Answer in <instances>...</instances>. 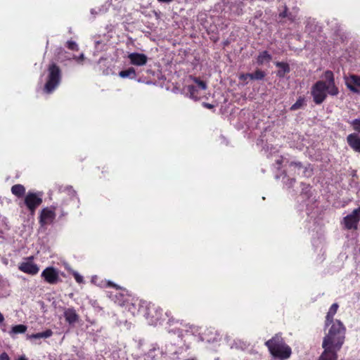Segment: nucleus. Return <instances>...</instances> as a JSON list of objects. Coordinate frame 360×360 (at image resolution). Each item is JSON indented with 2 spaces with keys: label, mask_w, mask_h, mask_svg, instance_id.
Here are the masks:
<instances>
[{
  "label": "nucleus",
  "mask_w": 360,
  "mask_h": 360,
  "mask_svg": "<svg viewBox=\"0 0 360 360\" xmlns=\"http://www.w3.org/2000/svg\"><path fill=\"white\" fill-rule=\"evenodd\" d=\"M345 328L340 321H336L330 326L328 333L323 340V352L319 360H337V352L343 345Z\"/></svg>",
  "instance_id": "obj_1"
},
{
  "label": "nucleus",
  "mask_w": 360,
  "mask_h": 360,
  "mask_svg": "<svg viewBox=\"0 0 360 360\" xmlns=\"http://www.w3.org/2000/svg\"><path fill=\"white\" fill-rule=\"evenodd\" d=\"M323 77L324 80L318 81L311 87V95L316 104L322 103L328 94L335 96L339 94L338 88L335 84L333 72L326 71Z\"/></svg>",
  "instance_id": "obj_2"
},
{
  "label": "nucleus",
  "mask_w": 360,
  "mask_h": 360,
  "mask_svg": "<svg viewBox=\"0 0 360 360\" xmlns=\"http://www.w3.org/2000/svg\"><path fill=\"white\" fill-rule=\"evenodd\" d=\"M167 330L169 333L178 334V336L184 340L186 348H189V338L195 336L199 333V327L195 325L186 323L183 321L177 320L173 318L169 319L167 321Z\"/></svg>",
  "instance_id": "obj_3"
},
{
  "label": "nucleus",
  "mask_w": 360,
  "mask_h": 360,
  "mask_svg": "<svg viewBox=\"0 0 360 360\" xmlns=\"http://www.w3.org/2000/svg\"><path fill=\"white\" fill-rule=\"evenodd\" d=\"M271 354L280 360L288 359L292 351L290 347L285 343L281 336L276 335L265 342Z\"/></svg>",
  "instance_id": "obj_4"
},
{
  "label": "nucleus",
  "mask_w": 360,
  "mask_h": 360,
  "mask_svg": "<svg viewBox=\"0 0 360 360\" xmlns=\"http://www.w3.org/2000/svg\"><path fill=\"white\" fill-rule=\"evenodd\" d=\"M139 305L143 310V315L150 325L156 326L161 323L162 309L159 306L150 302H142Z\"/></svg>",
  "instance_id": "obj_5"
},
{
  "label": "nucleus",
  "mask_w": 360,
  "mask_h": 360,
  "mask_svg": "<svg viewBox=\"0 0 360 360\" xmlns=\"http://www.w3.org/2000/svg\"><path fill=\"white\" fill-rule=\"evenodd\" d=\"M61 80V71L56 64H51L47 70L46 83L44 91L46 94L52 93L59 85Z\"/></svg>",
  "instance_id": "obj_6"
},
{
  "label": "nucleus",
  "mask_w": 360,
  "mask_h": 360,
  "mask_svg": "<svg viewBox=\"0 0 360 360\" xmlns=\"http://www.w3.org/2000/svg\"><path fill=\"white\" fill-rule=\"evenodd\" d=\"M192 79L193 84L185 86L184 91L189 98L193 100H198L204 96L207 84L199 79L193 77Z\"/></svg>",
  "instance_id": "obj_7"
},
{
  "label": "nucleus",
  "mask_w": 360,
  "mask_h": 360,
  "mask_svg": "<svg viewBox=\"0 0 360 360\" xmlns=\"http://www.w3.org/2000/svg\"><path fill=\"white\" fill-rule=\"evenodd\" d=\"M43 193L40 191H28L24 198V204L32 215L42 203Z\"/></svg>",
  "instance_id": "obj_8"
},
{
  "label": "nucleus",
  "mask_w": 360,
  "mask_h": 360,
  "mask_svg": "<svg viewBox=\"0 0 360 360\" xmlns=\"http://www.w3.org/2000/svg\"><path fill=\"white\" fill-rule=\"evenodd\" d=\"M56 206L52 205L44 207L41 210L39 216V222L41 227H45L53 223L56 216Z\"/></svg>",
  "instance_id": "obj_9"
},
{
  "label": "nucleus",
  "mask_w": 360,
  "mask_h": 360,
  "mask_svg": "<svg viewBox=\"0 0 360 360\" xmlns=\"http://www.w3.org/2000/svg\"><path fill=\"white\" fill-rule=\"evenodd\" d=\"M107 285L115 288L114 291L108 292V297L117 304L120 306L125 305V303L128 300L127 297V293H125L124 290H121L118 285L110 281L108 282Z\"/></svg>",
  "instance_id": "obj_10"
},
{
  "label": "nucleus",
  "mask_w": 360,
  "mask_h": 360,
  "mask_svg": "<svg viewBox=\"0 0 360 360\" xmlns=\"http://www.w3.org/2000/svg\"><path fill=\"white\" fill-rule=\"evenodd\" d=\"M360 221V207L354 210L352 212L343 218V225L346 229L356 230Z\"/></svg>",
  "instance_id": "obj_11"
},
{
  "label": "nucleus",
  "mask_w": 360,
  "mask_h": 360,
  "mask_svg": "<svg viewBox=\"0 0 360 360\" xmlns=\"http://www.w3.org/2000/svg\"><path fill=\"white\" fill-rule=\"evenodd\" d=\"M33 257H29L25 259V261L22 262L19 266L18 269L23 273L30 274V275H36L39 271V268L37 264H34L33 262Z\"/></svg>",
  "instance_id": "obj_12"
},
{
  "label": "nucleus",
  "mask_w": 360,
  "mask_h": 360,
  "mask_svg": "<svg viewBox=\"0 0 360 360\" xmlns=\"http://www.w3.org/2000/svg\"><path fill=\"white\" fill-rule=\"evenodd\" d=\"M44 281L49 284H56L59 281L58 271L53 267L46 268L41 274Z\"/></svg>",
  "instance_id": "obj_13"
},
{
  "label": "nucleus",
  "mask_w": 360,
  "mask_h": 360,
  "mask_svg": "<svg viewBox=\"0 0 360 360\" xmlns=\"http://www.w3.org/2000/svg\"><path fill=\"white\" fill-rule=\"evenodd\" d=\"M131 65L135 66H143L148 63V58L144 53L133 52L128 54L127 56Z\"/></svg>",
  "instance_id": "obj_14"
},
{
  "label": "nucleus",
  "mask_w": 360,
  "mask_h": 360,
  "mask_svg": "<svg viewBox=\"0 0 360 360\" xmlns=\"http://www.w3.org/2000/svg\"><path fill=\"white\" fill-rule=\"evenodd\" d=\"M199 339L202 342L214 343L219 342L221 338L217 330L212 328H209L204 331V333L199 337Z\"/></svg>",
  "instance_id": "obj_15"
},
{
  "label": "nucleus",
  "mask_w": 360,
  "mask_h": 360,
  "mask_svg": "<svg viewBox=\"0 0 360 360\" xmlns=\"http://www.w3.org/2000/svg\"><path fill=\"white\" fill-rule=\"evenodd\" d=\"M290 170L293 171L297 174H301L304 176H310L312 174V169L310 165L308 167H303L300 162H292L289 165Z\"/></svg>",
  "instance_id": "obj_16"
},
{
  "label": "nucleus",
  "mask_w": 360,
  "mask_h": 360,
  "mask_svg": "<svg viewBox=\"0 0 360 360\" xmlns=\"http://www.w3.org/2000/svg\"><path fill=\"white\" fill-rule=\"evenodd\" d=\"M346 85L347 88L354 93H359L357 87L360 88V76L351 75L346 79Z\"/></svg>",
  "instance_id": "obj_17"
},
{
  "label": "nucleus",
  "mask_w": 360,
  "mask_h": 360,
  "mask_svg": "<svg viewBox=\"0 0 360 360\" xmlns=\"http://www.w3.org/2000/svg\"><path fill=\"white\" fill-rule=\"evenodd\" d=\"M347 141L349 146L356 152L360 153V136L356 134L347 136Z\"/></svg>",
  "instance_id": "obj_18"
},
{
  "label": "nucleus",
  "mask_w": 360,
  "mask_h": 360,
  "mask_svg": "<svg viewBox=\"0 0 360 360\" xmlns=\"http://www.w3.org/2000/svg\"><path fill=\"white\" fill-rule=\"evenodd\" d=\"M142 302H146V301H138L136 300L135 302H129L128 300L126 302L125 305L127 308L128 311L131 313L132 315L135 316L136 314L140 313L143 314V310L140 307V304Z\"/></svg>",
  "instance_id": "obj_19"
},
{
  "label": "nucleus",
  "mask_w": 360,
  "mask_h": 360,
  "mask_svg": "<svg viewBox=\"0 0 360 360\" xmlns=\"http://www.w3.org/2000/svg\"><path fill=\"white\" fill-rule=\"evenodd\" d=\"M64 316L67 322L73 324L78 321L79 316L74 309H68L64 312Z\"/></svg>",
  "instance_id": "obj_20"
},
{
  "label": "nucleus",
  "mask_w": 360,
  "mask_h": 360,
  "mask_svg": "<svg viewBox=\"0 0 360 360\" xmlns=\"http://www.w3.org/2000/svg\"><path fill=\"white\" fill-rule=\"evenodd\" d=\"M338 304L337 303H334L331 305V307H330V309L327 313V315H326V326L329 325L332 322L333 324L337 321V320H335V321H333V319L334 315L336 314V312L338 311Z\"/></svg>",
  "instance_id": "obj_21"
},
{
  "label": "nucleus",
  "mask_w": 360,
  "mask_h": 360,
  "mask_svg": "<svg viewBox=\"0 0 360 360\" xmlns=\"http://www.w3.org/2000/svg\"><path fill=\"white\" fill-rule=\"evenodd\" d=\"M58 191L63 195H68L72 200L76 196V192L73 190L72 186H58Z\"/></svg>",
  "instance_id": "obj_22"
},
{
  "label": "nucleus",
  "mask_w": 360,
  "mask_h": 360,
  "mask_svg": "<svg viewBox=\"0 0 360 360\" xmlns=\"http://www.w3.org/2000/svg\"><path fill=\"white\" fill-rule=\"evenodd\" d=\"M27 329V327L25 325H23V324L15 325L11 328V329L8 332V333H9L10 336H11L12 338H14L15 335H16L18 334L25 333L26 332Z\"/></svg>",
  "instance_id": "obj_23"
},
{
  "label": "nucleus",
  "mask_w": 360,
  "mask_h": 360,
  "mask_svg": "<svg viewBox=\"0 0 360 360\" xmlns=\"http://www.w3.org/2000/svg\"><path fill=\"white\" fill-rule=\"evenodd\" d=\"M52 335H53L52 330L50 329H48L41 333H37L35 334L27 335V339L32 340V339H39V338H50Z\"/></svg>",
  "instance_id": "obj_24"
},
{
  "label": "nucleus",
  "mask_w": 360,
  "mask_h": 360,
  "mask_svg": "<svg viewBox=\"0 0 360 360\" xmlns=\"http://www.w3.org/2000/svg\"><path fill=\"white\" fill-rule=\"evenodd\" d=\"M271 60V56L266 51L261 52L257 58V63L259 65H262L266 63L270 62Z\"/></svg>",
  "instance_id": "obj_25"
},
{
  "label": "nucleus",
  "mask_w": 360,
  "mask_h": 360,
  "mask_svg": "<svg viewBox=\"0 0 360 360\" xmlns=\"http://www.w3.org/2000/svg\"><path fill=\"white\" fill-rule=\"evenodd\" d=\"M119 76L122 78L134 79L136 77V73L134 68H129L127 70L120 71Z\"/></svg>",
  "instance_id": "obj_26"
},
{
  "label": "nucleus",
  "mask_w": 360,
  "mask_h": 360,
  "mask_svg": "<svg viewBox=\"0 0 360 360\" xmlns=\"http://www.w3.org/2000/svg\"><path fill=\"white\" fill-rule=\"evenodd\" d=\"M12 193L20 198L25 195V188L22 184H15L11 187Z\"/></svg>",
  "instance_id": "obj_27"
},
{
  "label": "nucleus",
  "mask_w": 360,
  "mask_h": 360,
  "mask_svg": "<svg viewBox=\"0 0 360 360\" xmlns=\"http://www.w3.org/2000/svg\"><path fill=\"white\" fill-rule=\"evenodd\" d=\"M248 346V343L246 342H244L240 340H236L234 341L233 344L231 345V348H236V349H245Z\"/></svg>",
  "instance_id": "obj_28"
},
{
  "label": "nucleus",
  "mask_w": 360,
  "mask_h": 360,
  "mask_svg": "<svg viewBox=\"0 0 360 360\" xmlns=\"http://www.w3.org/2000/svg\"><path fill=\"white\" fill-rule=\"evenodd\" d=\"M305 100L303 97H300L297 101L290 107L291 110H297L301 108L304 104Z\"/></svg>",
  "instance_id": "obj_29"
},
{
  "label": "nucleus",
  "mask_w": 360,
  "mask_h": 360,
  "mask_svg": "<svg viewBox=\"0 0 360 360\" xmlns=\"http://www.w3.org/2000/svg\"><path fill=\"white\" fill-rule=\"evenodd\" d=\"M250 74L252 76L251 79H255V80H261L265 76L264 72L260 70H257L254 73H250Z\"/></svg>",
  "instance_id": "obj_30"
},
{
  "label": "nucleus",
  "mask_w": 360,
  "mask_h": 360,
  "mask_svg": "<svg viewBox=\"0 0 360 360\" xmlns=\"http://www.w3.org/2000/svg\"><path fill=\"white\" fill-rule=\"evenodd\" d=\"M350 124L353 127V129L360 133V119H355L350 122Z\"/></svg>",
  "instance_id": "obj_31"
},
{
  "label": "nucleus",
  "mask_w": 360,
  "mask_h": 360,
  "mask_svg": "<svg viewBox=\"0 0 360 360\" xmlns=\"http://www.w3.org/2000/svg\"><path fill=\"white\" fill-rule=\"evenodd\" d=\"M67 47L72 51H78L79 47L77 44L74 41H67Z\"/></svg>",
  "instance_id": "obj_32"
},
{
  "label": "nucleus",
  "mask_w": 360,
  "mask_h": 360,
  "mask_svg": "<svg viewBox=\"0 0 360 360\" xmlns=\"http://www.w3.org/2000/svg\"><path fill=\"white\" fill-rule=\"evenodd\" d=\"M72 274L75 279V281L78 283H84V278H83V276H81L77 271H72Z\"/></svg>",
  "instance_id": "obj_33"
},
{
  "label": "nucleus",
  "mask_w": 360,
  "mask_h": 360,
  "mask_svg": "<svg viewBox=\"0 0 360 360\" xmlns=\"http://www.w3.org/2000/svg\"><path fill=\"white\" fill-rule=\"evenodd\" d=\"M251 74L250 73H248V74H241L240 76H239V79L240 81H243V82H245L248 79H251Z\"/></svg>",
  "instance_id": "obj_34"
},
{
  "label": "nucleus",
  "mask_w": 360,
  "mask_h": 360,
  "mask_svg": "<svg viewBox=\"0 0 360 360\" xmlns=\"http://www.w3.org/2000/svg\"><path fill=\"white\" fill-rule=\"evenodd\" d=\"M295 183V179H287V181H284V184L288 187H291L293 184Z\"/></svg>",
  "instance_id": "obj_35"
},
{
  "label": "nucleus",
  "mask_w": 360,
  "mask_h": 360,
  "mask_svg": "<svg viewBox=\"0 0 360 360\" xmlns=\"http://www.w3.org/2000/svg\"><path fill=\"white\" fill-rule=\"evenodd\" d=\"M73 58L77 62L81 63L84 59V53H81L79 56H74Z\"/></svg>",
  "instance_id": "obj_36"
},
{
  "label": "nucleus",
  "mask_w": 360,
  "mask_h": 360,
  "mask_svg": "<svg viewBox=\"0 0 360 360\" xmlns=\"http://www.w3.org/2000/svg\"><path fill=\"white\" fill-rule=\"evenodd\" d=\"M110 4L106 3L105 5H103L101 8H99V13H104L108 10L107 6H109Z\"/></svg>",
  "instance_id": "obj_37"
},
{
  "label": "nucleus",
  "mask_w": 360,
  "mask_h": 360,
  "mask_svg": "<svg viewBox=\"0 0 360 360\" xmlns=\"http://www.w3.org/2000/svg\"><path fill=\"white\" fill-rule=\"evenodd\" d=\"M0 360H10V358L6 352H3L0 355Z\"/></svg>",
  "instance_id": "obj_38"
},
{
  "label": "nucleus",
  "mask_w": 360,
  "mask_h": 360,
  "mask_svg": "<svg viewBox=\"0 0 360 360\" xmlns=\"http://www.w3.org/2000/svg\"><path fill=\"white\" fill-rule=\"evenodd\" d=\"M286 11H287V8L286 7H285V10L283 12H281L280 14H279V16L281 17V18H285L287 16V14H286Z\"/></svg>",
  "instance_id": "obj_39"
},
{
  "label": "nucleus",
  "mask_w": 360,
  "mask_h": 360,
  "mask_svg": "<svg viewBox=\"0 0 360 360\" xmlns=\"http://www.w3.org/2000/svg\"><path fill=\"white\" fill-rule=\"evenodd\" d=\"M160 3L169 4L172 2L174 0H158Z\"/></svg>",
  "instance_id": "obj_40"
},
{
  "label": "nucleus",
  "mask_w": 360,
  "mask_h": 360,
  "mask_svg": "<svg viewBox=\"0 0 360 360\" xmlns=\"http://www.w3.org/2000/svg\"><path fill=\"white\" fill-rule=\"evenodd\" d=\"M4 321V317L3 314L0 312V323H3Z\"/></svg>",
  "instance_id": "obj_41"
},
{
  "label": "nucleus",
  "mask_w": 360,
  "mask_h": 360,
  "mask_svg": "<svg viewBox=\"0 0 360 360\" xmlns=\"http://www.w3.org/2000/svg\"><path fill=\"white\" fill-rule=\"evenodd\" d=\"M204 105L207 108H212L213 107V105L210 103H204Z\"/></svg>",
  "instance_id": "obj_42"
},
{
  "label": "nucleus",
  "mask_w": 360,
  "mask_h": 360,
  "mask_svg": "<svg viewBox=\"0 0 360 360\" xmlns=\"http://www.w3.org/2000/svg\"><path fill=\"white\" fill-rule=\"evenodd\" d=\"M91 14H93V15H95V14L98 13V12H97V11H96V9H94V8H93V9H91Z\"/></svg>",
  "instance_id": "obj_43"
},
{
  "label": "nucleus",
  "mask_w": 360,
  "mask_h": 360,
  "mask_svg": "<svg viewBox=\"0 0 360 360\" xmlns=\"http://www.w3.org/2000/svg\"><path fill=\"white\" fill-rule=\"evenodd\" d=\"M18 360H27L25 356H21L18 358Z\"/></svg>",
  "instance_id": "obj_44"
},
{
  "label": "nucleus",
  "mask_w": 360,
  "mask_h": 360,
  "mask_svg": "<svg viewBox=\"0 0 360 360\" xmlns=\"http://www.w3.org/2000/svg\"><path fill=\"white\" fill-rule=\"evenodd\" d=\"M155 348L153 349L150 350L149 352H148V355L150 356H153V354L152 353H153V351H155Z\"/></svg>",
  "instance_id": "obj_45"
},
{
  "label": "nucleus",
  "mask_w": 360,
  "mask_h": 360,
  "mask_svg": "<svg viewBox=\"0 0 360 360\" xmlns=\"http://www.w3.org/2000/svg\"><path fill=\"white\" fill-rule=\"evenodd\" d=\"M100 44H101L100 41H97L96 42V49H98V46H99Z\"/></svg>",
  "instance_id": "obj_46"
},
{
  "label": "nucleus",
  "mask_w": 360,
  "mask_h": 360,
  "mask_svg": "<svg viewBox=\"0 0 360 360\" xmlns=\"http://www.w3.org/2000/svg\"><path fill=\"white\" fill-rule=\"evenodd\" d=\"M67 214L63 210H61V217L65 216Z\"/></svg>",
  "instance_id": "obj_47"
},
{
  "label": "nucleus",
  "mask_w": 360,
  "mask_h": 360,
  "mask_svg": "<svg viewBox=\"0 0 360 360\" xmlns=\"http://www.w3.org/2000/svg\"><path fill=\"white\" fill-rule=\"evenodd\" d=\"M276 162H277V164L280 165L282 162V160L281 159L278 160Z\"/></svg>",
  "instance_id": "obj_48"
},
{
  "label": "nucleus",
  "mask_w": 360,
  "mask_h": 360,
  "mask_svg": "<svg viewBox=\"0 0 360 360\" xmlns=\"http://www.w3.org/2000/svg\"><path fill=\"white\" fill-rule=\"evenodd\" d=\"M66 204H67V203H66V202H65V201H63V202H62V205H66Z\"/></svg>",
  "instance_id": "obj_49"
},
{
  "label": "nucleus",
  "mask_w": 360,
  "mask_h": 360,
  "mask_svg": "<svg viewBox=\"0 0 360 360\" xmlns=\"http://www.w3.org/2000/svg\"><path fill=\"white\" fill-rule=\"evenodd\" d=\"M281 65H282V63H278L277 64V65H278V66H281Z\"/></svg>",
  "instance_id": "obj_50"
}]
</instances>
